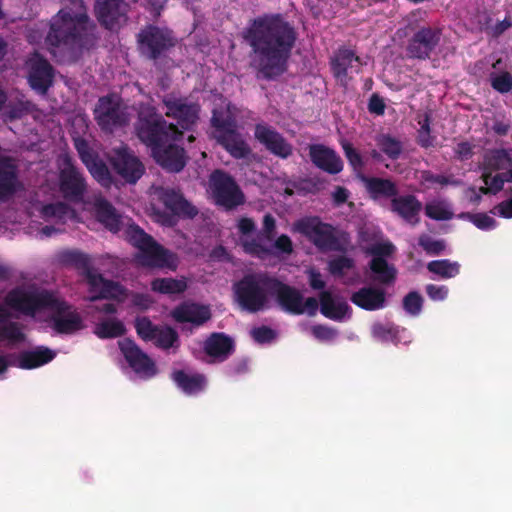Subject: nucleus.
I'll return each instance as SVG.
<instances>
[{
    "label": "nucleus",
    "mask_w": 512,
    "mask_h": 512,
    "mask_svg": "<svg viewBox=\"0 0 512 512\" xmlns=\"http://www.w3.org/2000/svg\"><path fill=\"white\" fill-rule=\"evenodd\" d=\"M242 38L250 47L249 66L258 79L275 81L286 73L298 33L282 14H263L250 20Z\"/></svg>",
    "instance_id": "f257e3e1"
},
{
    "label": "nucleus",
    "mask_w": 512,
    "mask_h": 512,
    "mask_svg": "<svg viewBox=\"0 0 512 512\" xmlns=\"http://www.w3.org/2000/svg\"><path fill=\"white\" fill-rule=\"evenodd\" d=\"M63 1L64 7L50 20L45 43L51 54L59 53L76 62L95 47L99 39L97 25L88 15L84 0Z\"/></svg>",
    "instance_id": "f03ea898"
},
{
    "label": "nucleus",
    "mask_w": 512,
    "mask_h": 512,
    "mask_svg": "<svg viewBox=\"0 0 512 512\" xmlns=\"http://www.w3.org/2000/svg\"><path fill=\"white\" fill-rule=\"evenodd\" d=\"M10 309L28 317H35L45 310L64 311L66 301L58 298L54 292L36 287H16L11 289L4 298Z\"/></svg>",
    "instance_id": "7ed1b4c3"
},
{
    "label": "nucleus",
    "mask_w": 512,
    "mask_h": 512,
    "mask_svg": "<svg viewBox=\"0 0 512 512\" xmlns=\"http://www.w3.org/2000/svg\"><path fill=\"white\" fill-rule=\"evenodd\" d=\"M125 238L140 252L142 263L151 267L169 268L176 270L178 257L175 253L157 243L154 238L147 234L139 225L127 219L125 223Z\"/></svg>",
    "instance_id": "20e7f679"
},
{
    "label": "nucleus",
    "mask_w": 512,
    "mask_h": 512,
    "mask_svg": "<svg viewBox=\"0 0 512 512\" xmlns=\"http://www.w3.org/2000/svg\"><path fill=\"white\" fill-rule=\"evenodd\" d=\"M178 40L168 27L147 24L136 34L137 51L144 60L158 64L176 47Z\"/></svg>",
    "instance_id": "39448f33"
},
{
    "label": "nucleus",
    "mask_w": 512,
    "mask_h": 512,
    "mask_svg": "<svg viewBox=\"0 0 512 512\" xmlns=\"http://www.w3.org/2000/svg\"><path fill=\"white\" fill-rule=\"evenodd\" d=\"M136 135L146 146L154 148L166 145L169 141H178L183 132L175 124L168 123L155 108L141 112L135 124Z\"/></svg>",
    "instance_id": "423d86ee"
},
{
    "label": "nucleus",
    "mask_w": 512,
    "mask_h": 512,
    "mask_svg": "<svg viewBox=\"0 0 512 512\" xmlns=\"http://www.w3.org/2000/svg\"><path fill=\"white\" fill-rule=\"evenodd\" d=\"M295 227L320 251L344 252L346 250V239H343L345 233H340L333 225L322 222L319 217L300 219Z\"/></svg>",
    "instance_id": "0eeeda50"
},
{
    "label": "nucleus",
    "mask_w": 512,
    "mask_h": 512,
    "mask_svg": "<svg viewBox=\"0 0 512 512\" xmlns=\"http://www.w3.org/2000/svg\"><path fill=\"white\" fill-rule=\"evenodd\" d=\"M268 274H248L234 284V293L239 306L250 313L265 309L269 293Z\"/></svg>",
    "instance_id": "6e6552de"
},
{
    "label": "nucleus",
    "mask_w": 512,
    "mask_h": 512,
    "mask_svg": "<svg viewBox=\"0 0 512 512\" xmlns=\"http://www.w3.org/2000/svg\"><path fill=\"white\" fill-rule=\"evenodd\" d=\"M209 187L215 203L232 210L245 202L244 193L235 179L227 172L216 169L209 177Z\"/></svg>",
    "instance_id": "1a4fd4ad"
},
{
    "label": "nucleus",
    "mask_w": 512,
    "mask_h": 512,
    "mask_svg": "<svg viewBox=\"0 0 512 512\" xmlns=\"http://www.w3.org/2000/svg\"><path fill=\"white\" fill-rule=\"evenodd\" d=\"M94 119L102 131L113 132L114 129L128 123V114L122 99L110 93L98 99L93 110Z\"/></svg>",
    "instance_id": "9d476101"
},
{
    "label": "nucleus",
    "mask_w": 512,
    "mask_h": 512,
    "mask_svg": "<svg viewBox=\"0 0 512 512\" xmlns=\"http://www.w3.org/2000/svg\"><path fill=\"white\" fill-rule=\"evenodd\" d=\"M130 4L125 0H95L94 16L99 25L110 32H119L128 22Z\"/></svg>",
    "instance_id": "9b49d317"
},
{
    "label": "nucleus",
    "mask_w": 512,
    "mask_h": 512,
    "mask_svg": "<svg viewBox=\"0 0 512 512\" xmlns=\"http://www.w3.org/2000/svg\"><path fill=\"white\" fill-rule=\"evenodd\" d=\"M166 108L165 115L177 121L184 130H192L199 120L201 107L199 103L190 101L187 97L169 93L162 97Z\"/></svg>",
    "instance_id": "f8f14e48"
},
{
    "label": "nucleus",
    "mask_w": 512,
    "mask_h": 512,
    "mask_svg": "<svg viewBox=\"0 0 512 512\" xmlns=\"http://www.w3.org/2000/svg\"><path fill=\"white\" fill-rule=\"evenodd\" d=\"M442 29L435 26H421L409 38L406 52L409 58L427 60L439 46Z\"/></svg>",
    "instance_id": "ddd939ff"
},
{
    "label": "nucleus",
    "mask_w": 512,
    "mask_h": 512,
    "mask_svg": "<svg viewBox=\"0 0 512 512\" xmlns=\"http://www.w3.org/2000/svg\"><path fill=\"white\" fill-rule=\"evenodd\" d=\"M109 161L117 174L130 184H135L145 171L142 162L126 145L113 149Z\"/></svg>",
    "instance_id": "4468645a"
},
{
    "label": "nucleus",
    "mask_w": 512,
    "mask_h": 512,
    "mask_svg": "<svg viewBox=\"0 0 512 512\" xmlns=\"http://www.w3.org/2000/svg\"><path fill=\"white\" fill-rule=\"evenodd\" d=\"M267 280L269 294L275 297L277 304L284 312L292 315L304 314L302 307L303 295L297 288L282 282L276 277Z\"/></svg>",
    "instance_id": "2eb2a0df"
},
{
    "label": "nucleus",
    "mask_w": 512,
    "mask_h": 512,
    "mask_svg": "<svg viewBox=\"0 0 512 512\" xmlns=\"http://www.w3.org/2000/svg\"><path fill=\"white\" fill-rule=\"evenodd\" d=\"M254 137L269 153L276 157L287 159L293 154L292 144L275 128L266 123L255 125Z\"/></svg>",
    "instance_id": "dca6fc26"
},
{
    "label": "nucleus",
    "mask_w": 512,
    "mask_h": 512,
    "mask_svg": "<svg viewBox=\"0 0 512 512\" xmlns=\"http://www.w3.org/2000/svg\"><path fill=\"white\" fill-rule=\"evenodd\" d=\"M120 350L132 368V370L144 378H151L156 375L155 362L131 339H124L119 342Z\"/></svg>",
    "instance_id": "f3484780"
},
{
    "label": "nucleus",
    "mask_w": 512,
    "mask_h": 512,
    "mask_svg": "<svg viewBox=\"0 0 512 512\" xmlns=\"http://www.w3.org/2000/svg\"><path fill=\"white\" fill-rule=\"evenodd\" d=\"M59 188L67 200H82L87 189L83 174L71 163H68L59 174Z\"/></svg>",
    "instance_id": "a211bd4d"
},
{
    "label": "nucleus",
    "mask_w": 512,
    "mask_h": 512,
    "mask_svg": "<svg viewBox=\"0 0 512 512\" xmlns=\"http://www.w3.org/2000/svg\"><path fill=\"white\" fill-rule=\"evenodd\" d=\"M54 69L47 59L36 54L29 63L28 82L33 90L45 95L53 84Z\"/></svg>",
    "instance_id": "6ab92c4d"
},
{
    "label": "nucleus",
    "mask_w": 512,
    "mask_h": 512,
    "mask_svg": "<svg viewBox=\"0 0 512 512\" xmlns=\"http://www.w3.org/2000/svg\"><path fill=\"white\" fill-rule=\"evenodd\" d=\"M276 234V220L270 213H267L263 217L262 229L258 234L257 238L247 239L242 241V247L245 253L263 258L274 254L272 248L265 246L261 243L262 239L272 241Z\"/></svg>",
    "instance_id": "aec40b11"
},
{
    "label": "nucleus",
    "mask_w": 512,
    "mask_h": 512,
    "mask_svg": "<svg viewBox=\"0 0 512 512\" xmlns=\"http://www.w3.org/2000/svg\"><path fill=\"white\" fill-rule=\"evenodd\" d=\"M308 150L311 162L320 170L331 175L343 170V160L334 149L323 144H310Z\"/></svg>",
    "instance_id": "412c9836"
},
{
    "label": "nucleus",
    "mask_w": 512,
    "mask_h": 512,
    "mask_svg": "<svg viewBox=\"0 0 512 512\" xmlns=\"http://www.w3.org/2000/svg\"><path fill=\"white\" fill-rule=\"evenodd\" d=\"M20 188L18 167L14 159L0 155V202L8 201Z\"/></svg>",
    "instance_id": "4be33fe9"
},
{
    "label": "nucleus",
    "mask_w": 512,
    "mask_h": 512,
    "mask_svg": "<svg viewBox=\"0 0 512 512\" xmlns=\"http://www.w3.org/2000/svg\"><path fill=\"white\" fill-rule=\"evenodd\" d=\"M169 141L166 145L154 148L152 155L163 169L169 172H180L186 165L184 148Z\"/></svg>",
    "instance_id": "5701e85b"
},
{
    "label": "nucleus",
    "mask_w": 512,
    "mask_h": 512,
    "mask_svg": "<svg viewBox=\"0 0 512 512\" xmlns=\"http://www.w3.org/2000/svg\"><path fill=\"white\" fill-rule=\"evenodd\" d=\"M171 315L178 323H191L194 326H202L212 317L211 309L208 305L196 302L185 301L176 306Z\"/></svg>",
    "instance_id": "b1692460"
},
{
    "label": "nucleus",
    "mask_w": 512,
    "mask_h": 512,
    "mask_svg": "<svg viewBox=\"0 0 512 512\" xmlns=\"http://www.w3.org/2000/svg\"><path fill=\"white\" fill-rule=\"evenodd\" d=\"M423 205L414 194H403L399 192L389 203V210L407 223L417 224Z\"/></svg>",
    "instance_id": "393cba45"
},
{
    "label": "nucleus",
    "mask_w": 512,
    "mask_h": 512,
    "mask_svg": "<svg viewBox=\"0 0 512 512\" xmlns=\"http://www.w3.org/2000/svg\"><path fill=\"white\" fill-rule=\"evenodd\" d=\"M203 350L213 362H224L235 352V341L223 332H213L204 341Z\"/></svg>",
    "instance_id": "a878e982"
},
{
    "label": "nucleus",
    "mask_w": 512,
    "mask_h": 512,
    "mask_svg": "<svg viewBox=\"0 0 512 512\" xmlns=\"http://www.w3.org/2000/svg\"><path fill=\"white\" fill-rule=\"evenodd\" d=\"M321 314L333 321L342 322L349 319L352 309L342 297L333 295L330 291L324 290L319 293Z\"/></svg>",
    "instance_id": "bb28decb"
},
{
    "label": "nucleus",
    "mask_w": 512,
    "mask_h": 512,
    "mask_svg": "<svg viewBox=\"0 0 512 512\" xmlns=\"http://www.w3.org/2000/svg\"><path fill=\"white\" fill-rule=\"evenodd\" d=\"M87 283L90 286V291L97 293V295L91 298L93 301L99 299L122 301L127 295L126 289L121 284L105 279L102 274L96 272L89 277Z\"/></svg>",
    "instance_id": "cd10ccee"
},
{
    "label": "nucleus",
    "mask_w": 512,
    "mask_h": 512,
    "mask_svg": "<svg viewBox=\"0 0 512 512\" xmlns=\"http://www.w3.org/2000/svg\"><path fill=\"white\" fill-rule=\"evenodd\" d=\"M333 76L343 84H347L349 69L360 70V58L354 51L347 48H340L330 62Z\"/></svg>",
    "instance_id": "c85d7f7f"
},
{
    "label": "nucleus",
    "mask_w": 512,
    "mask_h": 512,
    "mask_svg": "<svg viewBox=\"0 0 512 512\" xmlns=\"http://www.w3.org/2000/svg\"><path fill=\"white\" fill-rule=\"evenodd\" d=\"M71 308L66 302L64 311L51 310L53 312L51 317L52 328L58 334H73L83 329L84 325L80 314L75 310H71Z\"/></svg>",
    "instance_id": "c756f323"
},
{
    "label": "nucleus",
    "mask_w": 512,
    "mask_h": 512,
    "mask_svg": "<svg viewBox=\"0 0 512 512\" xmlns=\"http://www.w3.org/2000/svg\"><path fill=\"white\" fill-rule=\"evenodd\" d=\"M217 142L235 159L247 158L252 150L237 128L216 135Z\"/></svg>",
    "instance_id": "7c9ffc66"
},
{
    "label": "nucleus",
    "mask_w": 512,
    "mask_h": 512,
    "mask_svg": "<svg viewBox=\"0 0 512 512\" xmlns=\"http://www.w3.org/2000/svg\"><path fill=\"white\" fill-rule=\"evenodd\" d=\"M176 386L186 395H197L207 386V378L202 373H187L176 370L171 375Z\"/></svg>",
    "instance_id": "2f4dec72"
},
{
    "label": "nucleus",
    "mask_w": 512,
    "mask_h": 512,
    "mask_svg": "<svg viewBox=\"0 0 512 512\" xmlns=\"http://www.w3.org/2000/svg\"><path fill=\"white\" fill-rule=\"evenodd\" d=\"M350 300L361 309L375 311L384 307L385 292L378 288L363 287L354 292Z\"/></svg>",
    "instance_id": "473e14b6"
},
{
    "label": "nucleus",
    "mask_w": 512,
    "mask_h": 512,
    "mask_svg": "<svg viewBox=\"0 0 512 512\" xmlns=\"http://www.w3.org/2000/svg\"><path fill=\"white\" fill-rule=\"evenodd\" d=\"M56 353L48 347L38 346L33 350L22 351L18 355L16 366L31 370L51 362Z\"/></svg>",
    "instance_id": "72a5a7b5"
},
{
    "label": "nucleus",
    "mask_w": 512,
    "mask_h": 512,
    "mask_svg": "<svg viewBox=\"0 0 512 512\" xmlns=\"http://www.w3.org/2000/svg\"><path fill=\"white\" fill-rule=\"evenodd\" d=\"M162 202L167 209L179 217L193 219L198 214L197 208L174 189L164 191Z\"/></svg>",
    "instance_id": "f704fd0d"
},
{
    "label": "nucleus",
    "mask_w": 512,
    "mask_h": 512,
    "mask_svg": "<svg viewBox=\"0 0 512 512\" xmlns=\"http://www.w3.org/2000/svg\"><path fill=\"white\" fill-rule=\"evenodd\" d=\"M365 188L374 201L379 199H392L399 192L397 184L389 178L365 177L363 178Z\"/></svg>",
    "instance_id": "c9c22d12"
},
{
    "label": "nucleus",
    "mask_w": 512,
    "mask_h": 512,
    "mask_svg": "<svg viewBox=\"0 0 512 512\" xmlns=\"http://www.w3.org/2000/svg\"><path fill=\"white\" fill-rule=\"evenodd\" d=\"M96 218L109 231L117 233L125 225L124 219L117 213L115 207L107 200H101L96 205Z\"/></svg>",
    "instance_id": "e433bc0d"
},
{
    "label": "nucleus",
    "mask_w": 512,
    "mask_h": 512,
    "mask_svg": "<svg viewBox=\"0 0 512 512\" xmlns=\"http://www.w3.org/2000/svg\"><path fill=\"white\" fill-rule=\"evenodd\" d=\"M60 262L77 269L86 280L95 272L89 255L78 250H67L60 254Z\"/></svg>",
    "instance_id": "4c0bfd02"
},
{
    "label": "nucleus",
    "mask_w": 512,
    "mask_h": 512,
    "mask_svg": "<svg viewBox=\"0 0 512 512\" xmlns=\"http://www.w3.org/2000/svg\"><path fill=\"white\" fill-rule=\"evenodd\" d=\"M369 268L371 272L375 274V280L381 284L389 285L396 279V268L390 265L384 258H372L369 263Z\"/></svg>",
    "instance_id": "58836bf2"
},
{
    "label": "nucleus",
    "mask_w": 512,
    "mask_h": 512,
    "mask_svg": "<svg viewBox=\"0 0 512 512\" xmlns=\"http://www.w3.org/2000/svg\"><path fill=\"white\" fill-rule=\"evenodd\" d=\"M210 122L217 134L237 128L236 119L230 111V104L225 109L223 107L213 109Z\"/></svg>",
    "instance_id": "ea45409f"
},
{
    "label": "nucleus",
    "mask_w": 512,
    "mask_h": 512,
    "mask_svg": "<svg viewBox=\"0 0 512 512\" xmlns=\"http://www.w3.org/2000/svg\"><path fill=\"white\" fill-rule=\"evenodd\" d=\"M151 289L165 295L181 294L187 289L184 279L156 278L151 282Z\"/></svg>",
    "instance_id": "a19ab883"
},
{
    "label": "nucleus",
    "mask_w": 512,
    "mask_h": 512,
    "mask_svg": "<svg viewBox=\"0 0 512 512\" xmlns=\"http://www.w3.org/2000/svg\"><path fill=\"white\" fill-rule=\"evenodd\" d=\"M427 270L441 279H450L460 273V264L449 259L433 260L427 264Z\"/></svg>",
    "instance_id": "79ce46f5"
},
{
    "label": "nucleus",
    "mask_w": 512,
    "mask_h": 512,
    "mask_svg": "<svg viewBox=\"0 0 512 512\" xmlns=\"http://www.w3.org/2000/svg\"><path fill=\"white\" fill-rule=\"evenodd\" d=\"M126 332L125 325L118 319H108L96 325L94 333L101 339L117 338Z\"/></svg>",
    "instance_id": "37998d69"
},
{
    "label": "nucleus",
    "mask_w": 512,
    "mask_h": 512,
    "mask_svg": "<svg viewBox=\"0 0 512 512\" xmlns=\"http://www.w3.org/2000/svg\"><path fill=\"white\" fill-rule=\"evenodd\" d=\"M376 142L380 151L391 160H397L403 151L402 143L389 134L379 135Z\"/></svg>",
    "instance_id": "c03bdc74"
},
{
    "label": "nucleus",
    "mask_w": 512,
    "mask_h": 512,
    "mask_svg": "<svg viewBox=\"0 0 512 512\" xmlns=\"http://www.w3.org/2000/svg\"><path fill=\"white\" fill-rule=\"evenodd\" d=\"M91 175L103 186L110 187L112 184V176L107 165L95 156L88 164H85Z\"/></svg>",
    "instance_id": "a18cd8bd"
},
{
    "label": "nucleus",
    "mask_w": 512,
    "mask_h": 512,
    "mask_svg": "<svg viewBox=\"0 0 512 512\" xmlns=\"http://www.w3.org/2000/svg\"><path fill=\"white\" fill-rule=\"evenodd\" d=\"M420 128L417 131L416 141L422 148L428 149L434 146L436 137L431 135V116L429 113H424L418 119Z\"/></svg>",
    "instance_id": "49530a36"
},
{
    "label": "nucleus",
    "mask_w": 512,
    "mask_h": 512,
    "mask_svg": "<svg viewBox=\"0 0 512 512\" xmlns=\"http://www.w3.org/2000/svg\"><path fill=\"white\" fill-rule=\"evenodd\" d=\"M425 214L436 221L451 220L454 216L448 205L443 201H434L425 205Z\"/></svg>",
    "instance_id": "de8ad7c7"
},
{
    "label": "nucleus",
    "mask_w": 512,
    "mask_h": 512,
    "mask_svg": "<svg viewBox=\"0 0 512 512\" xmlns=\"http://www.w3.org/2000/svg\"><path fill=\"white\" fill-rule=\"evenodd\" d=\"M25 337L20 324L17 322L8 321L0 326V341H8L11 344H17L23 342Z\"/></svg>",
    "instance_id": "09e8293b"
},
{
    "label": "nucleus",
    "mask_w": 512,
    "mask_h": 512,
    "mask_svg": "<svg viewBox=\"0 0 512 512\" xmlns=\"http://www.w3.org/2000/svg\"><path fill=\"white\" fill-rule=\"evenodd\" d=\"M399 329L394 324L375 323L372 326V335L382 342L397 343Z\"/></svg>",
    "instance_id": "8fccbe9b"
},
{
    "label": "nucleus",
    "mask_w": 512,
    "mask_h": 512,
    "mask_svg": "<svg viewBox=\"0 0 512 512\" xmlns=\"http://www.w3.org/2000/svg\"><path fill=\"white\" fill-rule=\"evenodd\" d=\"M458 217L470 221L480 230H492L497 225L496 220L486 213L462 212Z\"/></svg>",
    "instance_id": "3c124183"
},
{
    "label": "nucleus",
    "mask_w": 512,
    "mask_h": 512,
    "mask_svg": "<svg viewBox=\"0 0 512 512\" xmlns=\"http://www.w3.org/2000/svg\"><path fill=\"white\" fill-rule=\"evenodd\" d=\"M418 244L430 256H439L446 249V243L443 239H434L427 234L420 235Z\"/></svg>",
    "instance_id": "603ef678"
},
{
    "label": "nucleus",
    "mask_w": 512,
    "mask_h": 512,
    "mask_svg": "<svg viewBox=\"0 0 512 512\" xmlns=\"http://www.w3.org/2000/svg\"><path fill=\"white\" fill-rule=\"evenodd\" d=\"M155 335V345L164 350L173 347L179 339L177 332L171 327H158Z\"/></svg>",
    "instance_id": "864d4df0"
},
{
    "label": "nucleus",
    "mask_w": 512,
    "mask_h": 512,
    "mask_svg": "<svg viewBox=\"0 0 512 512\" xmlns=\"http://www.w3.org/2000/svg\"><path fill=\"white\" fill-rule=\"evenodd\" d=\"M69 210V206L64 202L49 203L42 207L41 215L45 220H63L67 216Z\"/></svg>",
    "instance_id": "5fc2aeb1"
},
{
    "label": "nucleus",
    "mask_w": 512,
    "mask_h": 512,
    "mask_svg": "<svg viewBox=\"0 0 512 512\" xmlns=\"http://www.w3.org/2000/svg\"><path fill=\"white\" fill-rule=\"evenodd\" d=\"M157 328L158 326L154 325L146 316L137 317L135 320L136 332L144 341H152L156 336Z\"/></svg>",
    "instance_id": "6e6d98bb"
},
{
    "label": "nucleus",
    "mask_w": 512,
    "mask_h": 512,
    "mask_svg": "<svg viewBox=\"0 0 512 512\" xmlns=\"http://www.w3.org/2000/svg\"><path fill=\"white\" fill-rule=\"evenodd\" d=\"M490 84L495 91L501 94L508 93L512 90V74L507 71L500 74L491 73Z\"/></svg>",
    "instance_id": "4d7b16f0"
},
{
    "label": "nucleus",
    "mask_w": 512,
    "mask_h": 512,
    "mask_svg": "<svg viewBox=\"0 0 512 512\" xmlns=\"http://www.w3.org/2000/svg\"><path fill=\"white\" fill-rule=\"evenodd\" d=\"M510 162L509 152L505 149H497L492 151L487 159V166L493 171L504 170Z\"/></svg>",
    "instance_id": "13d9d810"
},
{
    "label": "nucleus",
    "mask_w": 512,
    "mask_h": 512,
    "mask_svg": "<svg viewBox=\"0 0 512 512\" xmlns=\"http://www.w3.org/2000/svg\"><path fill=\"white\" fill-rule=\"evenodd\" d=\"M354 267V260L350 257L341 255L331 259L328 262L329 272L333 276L342 277L346 270H350Z\"/></svg>",
    "instance_id": "bf43d9fd"
},
{
    "label": "nucleus",
    "mask_w": 512,
    "mask_h": 512,
    "mask_svg": "<svg viewBox=\"0 0 512 512\" xmlns=\"http://www.w3.org/2000/svg\"><path fill=\"white\" fill-rule=\"evenodd\" d=\"M341 146L345 157L347 158L348 163L353 168V170L361 171L364 168L365 163L359 151L354 148V146L348 141H342Z\"/></svg>",
    "instance_id": "052dcab7"
},
{
    "label": "nucleus",
    "mask_w": 512,
    "mask_h": 512,
    "mask_svg": "<svg viewBox=\"0 0 512 512\" xmlns=\"http://www.w3.org/2000/svg\"><path fill=\"white\" fill-rule=\"evenodd\" d=\"M422 307L423 298L417 291H411L403 298V308L412 316L419 315L422 311Z\"/></svg>",
    "instance_id": "680f3d73"
},
{
    "label": "nucleus",
    "mask_w": 512,
    "mask_h": 512,
    "mask_svg": "<svg viewBox=\"0 0 512 512\" xmlns=\"http://www.w3.org/2000/svg\"><path fill=\"white\" fill-rule=\"evenodd\" d=\"M396 248L390 241L378 242L366 248L365 253L373 256V258L390 257L395 252Z\"/></svg>",
    "instance_id": "e2e57ef3"
},
{
    "label": "nucleus",
    "mask_w": 512,
    "mask_h": 512,
    "mask_svg": "<svg viewBox=\"0 0 512 512\" xmlns=\"http://www.w3.org/2000/svg\"><path fill=\"white\" fill-rule=\"evenodd\" d=\"M421 178L424 182L435 183V184H439L442 186H445V185L459 186L462 183V181L459 179H455L453 177H448L445 175L434 174L433 172H431L429 170L422 171Z\"/></svg>",
    "instance_id": "0e129e2a"
},
{
    "label": "nucleus",
    "mask_w": 512,
    "mask_h": 512,
    "mask_svg": "<svg viewBox=\"0 0 512 512\" xmlns=\"http://www.w3.org/2000/svg\"><path fill=\"white\" fill-rule=\"evenodd\" d=\"M250 334L254 341L259 344L270 343L277 336L276 332L272 328L265 325L253 328Z\"/></svg>",
    "instance_id": "69168bd1"
},
{
    "label": "nucleus",
    "mask_w": 512,
    "mask_h": 512,
    "mask_svg": "<svg viewBox=\"0 0 512 512\" xmlns=\"http://www.w3.org/2000/svg\"><path fill=\"white\" fill-rule=\"evenodd\" d=\"M482 180L490 187L492 194H497L503 189L505 180L503 173H498L496 175H492L491 172L484 171L482 174Z\"/></svg>",
    "instance_id": "338daca9"
},
{
    "label": "nucleus",
    "mask_w": 512,
    "mask_h": 512,
    "mask_svg": "<svg viewBox=\"0 0 512 512\" xmlns=\"http://www.w3.org/2000/svg\"><path fill=\"white\" fill-rule=\"evenodd\" d=\"M512 27V18L506 16L504 20L498 21L495 25H486L484 31L492 38L500 37L506 30Z\"/></svg>",
    "instance_id": "774afa93"
}]
</instances>
